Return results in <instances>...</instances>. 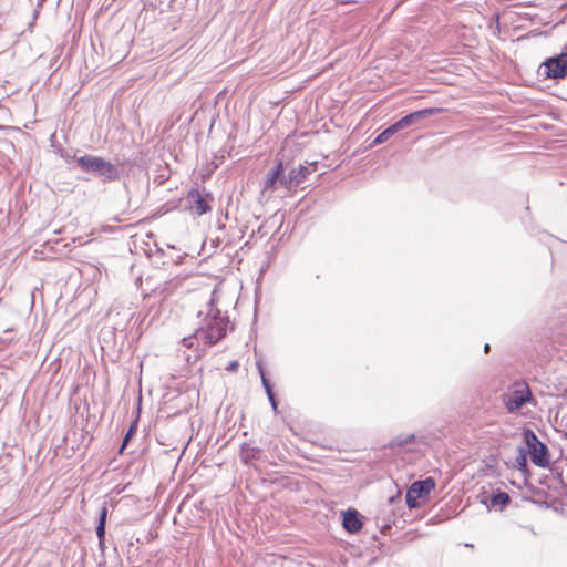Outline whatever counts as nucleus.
<instances>
[{"label":"nucleus","mask_w":567,"mask_h":567,"mask_svg":"<svg viewBox=\"0 0 567 567\" xmlns=\"http://www.w3.org/2000/svg\"><path fill=\"white\" fill-rule=\"evenodd\" d=\"M216 296L217 292L214 290L212 299L207 305L208 309L194 334L182 340L185 347H193L194 341H197L198 343L202 342L204 346H214L227 334V328L229 324L228 316L223 315L216 307Z\"/></svg>","instance_id":"nucleus-1"},{"label":"nucleus","mask_w":567,"mask_h":567,"mask_svg":"<svg viewBox=\"0 0 567 567\" xmlns=\"http://www.w3.org/2000/svg\"><path fill=\"white\" fill-rule=\"evenodd\" d=\"M524 440L528 449L530 461L539 467H547L550 463L547 446L540 442L532 430L524 431Z\"/></svg>","instance_id":"nucleus-2"},{"label":"nucleus","mask_w":567,"mask_h":567,"mask_svg":"<svg viewBox=\"0 0 567 567\" xmlns=\"http://www.w3.org/2000/svg\"><path fill=\"white\" fill-rule=\"evenodd\" d=\"M533 399L530 389L526 382H515L506 394L503 401L509 412L519 410L524 404Z\"/></svg>","instance_id":"nucleus-3"},{"label":"nucleus","mask_w":567,"mask_h":567,"mask_svg":"<svg viewBox=\"0 0 567 567\" xmlns=\"http://www.w3.org/2000/svg\"><path fill=\"white\" fill-rule=\"evenodd\" d=\"M435 487L433 478L429 477L421 481H415L406 491L405 501L409 508H417L420 506L419 499L426 496Z\"/></svg>","instance_id":"nucleus-4"},{"label":"nucleus","mask_w":567,"mask_h":567,"mask_svg":"<svg viewBox=\"0 0 567 567\" xmlns=\"http://www.w3.org/2000/svg\"><path fill=\"white\" fill-rule=\"evenodd\" d=\"M540 70L546 78L563 79L567 75V51L547 59Z\"/></svg>","instance_id":"nucleus-5"},{"label":"nucleus","mask_w":567,"mask_h":567,"mask_svg":"<svg viewBox=\"0 0 567 567\" xmlns=\"http://www.w3.org/2000/svg\"><path fill=\"white\" fill-rule=\"evenodd\" d=\"M317 168L316 163L309 165H299L297 168H291L290 172L280 179V186L291 188L303 183L309 174Z\"/></svg>","instance_id":"nucleus-6"},{"label":"nucleus","mask_w":567,"mask_h":567,"mask_svg":"<svg viewBox=\"0 0 567 567\" xmlns=\"http://www.w3.org/2000/svg\"><path fill=\"white\" fill-rule=\"evenodd\" d=\"M440 112V109H423L415 112H412L405 116H403L401 120L396 121L394 124L399 128V131H402L404 128H408L414 124H417L419 122L435 115Z\"/></svg>","instance_id":"nucleus-7"},{"label":"nucleus","mask_w":567,"mask_h":567,"mask_svg":"<svg viewBox=\"0 0 567 567\" xmlns=\"http://www.w3.org/2000/svg\"><path fill=\"white\" fill-rule=\"evenodd\" d=\"M415 442L414 434H400L389 442L388 449L394 454H405L415 451L412 447Z\"/></svg>","instance_id":"nucleus-8"},{"label":"nucleus","mask_w":567,"mask_h":567,"mask_svg":"<svg viewBox=\"0 0 567 567\" xmlns=\"http://www.w3.org/2000/svg\"><path fill=\"white\" fill-rule=\"evenodd\" d=\"M342 526L350 534H355L361 530L362 522L359 512L354 508L347 509L343 513Z\"/></svg>","instance_id":"nucleus-9"},{"label":"nucleus","mask_w":567,"mask_h":567,"mask_svg":"<svg viewBox=\"0 0 567 567\" xmlns=\"http://www.w3.org/2000/svg\"><path fill=\"white\" fill-rule=\"evenodd\" d=\"M284 177V164L279 162L267 175L262 192L275 190L280 185V179Z\"/></svg>","instance_id":"nucleus-10"},{"label":"nucleus","mask_w":567,"mask_h":567,"mask_svg":"<svg viewBox=\"0 0 567 567\" xmlns=\"http://www.w3.org/2000/svg\"><path fill=\"white\" fill-rule=\"evenodd\" d=\"M104 158L93 155H84L76 159L82 171L97 175Z\"/></svg>","instance_id":"nucleus-11"},{"label":"nucleus","mask_w":567,"mask_h":567,"mask_svg":"<svg viewBox=\"0 0 567 567\" xmlns=\"http://www.w3.org/2000/svg\"><path fill=\"white\" fill-rule=\"evenodd\" d=\"M188 200L190 203V208L199 216L210 210V206L208 205L207 200L199 194L198 190L189 192Z\"/></svg>","instance_id":"nucleus-12"},{"label":"nucleus","mask_w":567,"mask_h":567,"mask_svg":"<svg viewBox=\"0 0 567 567\" xmlns=\"http://www.w3.org/2000/svg\"><path fill=\"white\" fill-rule=\"evenodd\" d=\"M97 176L101 177L103 182H113L120 178V172L111 162L103 159Z\"/></svg>","instance_id":"nucleus-13"},{"label":"nucleus","mask_w":567,"mask_h":567,"mask_svg":"<svg viewBox=\"0 0 567 567\" xmlns=\"http://www.w3.org/2000/svg\"><path fill=\"white\" fill-rule=\"evenodd\" d=\"M262 451L254 446L249 443H244L240 447V460L245 464H250L255 460H259L261 457Z\"/></svg>","instance_id":"nucleus-14"},{"label":"nucleus","mask_w":567,"mask_h":567,"mask_svg":"<svg viewBox=\"0 0 567 567\" xmlns=\"http://www.w3.org/2000/svg\"><path fill=\"white\" fill-rule=\"evenodd\" d=\"M107 517V507L103 505L100 509L99 522L96 525V536L99 538V547L103 551L104 550V542H105V523Z\"/></svg>","instance_id":"nucleus-15"},{"label":"nucleus","mask_w":567,"mask_h":567,"mask_svg":"<svg viewBox=\"0 0 567 567\" xmlns=\"http://www.w3.org/2000/svg\"><path fill=\"white\" fill-rule=\"evenodd\" d=\"M509 502H511L509 495L506 492H501V491L493 494L489 498V505L492 507H499V509H503L506 505L509 504Z\"/></svg>","instance_id":"nucleus-16"},{"label":"nucleus","mask_w":567,"mask_h":567,"mask_svg":"<svg viewBox=\"0 0 567 567\" xmlns=\"http://www.w3.org/2000/svg\"><path fill=\"white\" fill-rule=\"evenodd\" d=\"M400 132L396 125L393 123L389 127H386L384 131H382L372 142V145L381 144L385 141H388L392 135Z\"/></svg>","instance_id":"nucleus-17"},{"label":"nucleus","mask_w":567,"mask_h":567,"mask_svg":"<svg viewBox=\"0 0 567 567\" xmlns=\"http://www.w3.org/2000/svg\"><path fill=\"white\" fill-rule=\"evenodd\" d=\"M136 430H137V420H135L130 425L128 430L126 431L125 436H124L123 442H122V445L120 447V453H123V451L125 450V447L128 444V442L131 441V439L135 435Z\"/></svg>","instance_id":"nucleus-18"},{"label":"nucleus","mask_w":567,"mask_h":567,"mask_svg":"<svg viewBox=\"0 0 567 567\" xmlns=\"http://www.w3.org/2000/svg\"><path fill=\"white\" fill-rule=\"evenodd\" d=\"M257 368H258V371H259L260 377H261L262 386H264L266 393L270 394L272 392V389H271L269 380L265 375V371H264V368H262L261 363L258 362L257 363Z\"/></svg>","instance_id":"nucleus-19"},{"label":"nucleus","mask_w":567,"mask_h":567,"mask_svg":"<svg viewBox=\"0 0 567 567\" xmlns=\"http://www.w3.org/2000/svg\"><path fill=\"white\" fill-rule=\"evenodd\" d=\"M239 368V363L238 361L234 360V361H230L226 368V370L230 371V372H237Z\"/></svg>","instance_id":"nucleus-20"},{"label":"nucleus","mask_w":567,"mask_h":567,"mask_svg":"<svg viewBox=\"0 0 567 567\" xmlns=\"http://www.w3.org/2000/svg\"><path fill=\"white\" fill-rule=\"evenodd\" d=\"M267 396H268V399H269V402H270V404H271L272 409L276 411V410H277V404H278V403H277V401H276V399H275L274 393L271 392L270 394H267Z\"/></svg>","instance_id":"nucleus-21"},{"label":"nucleus","mask_w":567,"mask_h":567,"mask_svg":"<svg viewBox=\"0 0 567 567\" xmlns=\"http://www.w3.org/2000/svg\"><path fill=\"white\" fill-rule=\"evenodd\" d=\"M517 461L519 464L525 465L526 464V457L525 452L523 449H520V455L517 457Z\"/></svg>","instance_id":"nucleus-22"},{"label":"nucleus","mask_w":567,"mask_h":567,"mask_svg":"<svg viewBox=\"0 0 567 567\" xmlns=\"http://www.w3.org/2000/svg\"><path fill=\"white\" fill-rule=\"evenodd\" d=\"M489 349H491L489 344H488V343H486V344H485V347H484V351H485V353H488Z\"/></svg>","instance_id":"nucleus-23"}]
</instances>
